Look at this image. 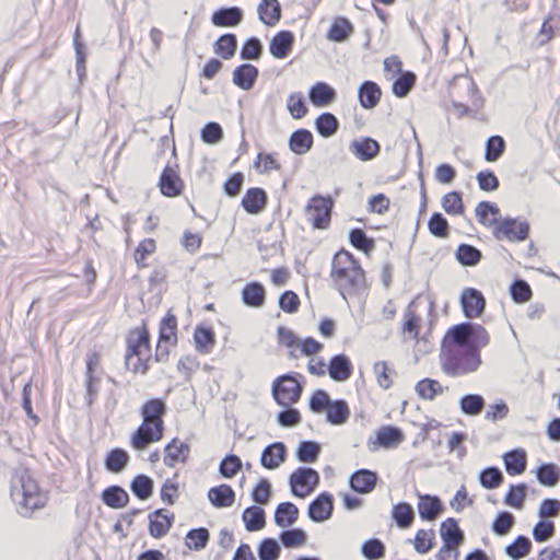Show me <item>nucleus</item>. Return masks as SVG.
Masks as SVG:
<instances>
[{"mask_svg": "<svg viewBox=\"0 0 560 560\" xmlns=\"http://www.w3.org/2000/svg\"><path fill=\"white\" fill-rule=\"evenodd\" d=\"M415 550L420 555L429 553L435 546V532L432 528H420L411 540Z\"/></svg>", "mask_w": 560, "mask_h": 560, "instance_id": "obj_47", "label": "nucleus"}, {"mask_svg": "<svg viewBox=\"0 0 560 560\" xmlns=\"http://www.w3.org/2000/svg\"><path fill=\"white\" fill-rule=\"evenodd\" d=\"M560 24V16L548 14L536 35L538 46H545L556 36V31Z\"/></svg>", "mask_w": 560, "mask_h": 560, "instance_id": "obj_49", "label": "nucleus"}, {"mask_svg": "<svg viewBox=\"0 0 560 560\" xmlns=\"http://www.w3.org/2000/svg\"><path fill=\"white\" fill-rule=\"evenodd\" d=\"M319 483V475L313 468H298L290 476L291 491L295 497L306 498Z\"/></svg>", "mask_w": 560, "mask_h": 560, "instance_id": "obj_11", "label": "nucleus"}, {"mask_svg": "<svg viewBox=\"0 0 560 560\" xmlns=\"http://www.w3.org/2000/svg\"><path fill=\"white\" fill-rule=\"evenodd\" d=\"M259 75V70L256 66L250 63H242L233 70V83L244 90L249 91L255 85Z\"/></svg>", "mask_w": 560, "mask_h": 560, "instance_id": "obj_26", "label": "nucleus"}, {"mask_svg": "<svg viewBox=\"0 0 560 560\" xmlns=\"http://www.w3.org/2000/svg\"><path fill=\"white\" fill-rule=\"evenodd\" d=\"M505 470L510 476L522 475L527 465L526 453L523 450H514L503 456Z\"/></svg>", "mask_w": 560, "mask_h": 560, "instance_id": "obj_39", "label": "nucleus"}, {"mask_svg": "<svg viewBox=\"0 0 560 560\" xmlns=\"http://www.w3.org/2000/svg\"><path fill=\"white\" fill-rule=\"evenodd\" d=\"M417 504L419 516L422 521H435L444 511L441 499L431 494H419Z\"/></svg>", "mask_w": 560, "mask_h": 560, "instance_id": "obj_22", "label": "nucleus"}, {"mask_svg": "<svg viewBox=\"0 0 560 560\" xmlns=\"http://www.w3.org/2000/svg\"><path fill=\"white\" fill-rule=\"evenodd\" d=\"M320 453V445L314 441H303L300 443L296 457L302 463H315Z\"/></svg>", "mask_w": 560, "mask_h": 560, "instance_id": "obj_63", "label": "nucleus"}, {"mask_svg": "<svg viewBox=\"0 0 560 560\" xmlns=\"http://www.w3.org/2000/svg\"><path fill=\"white\" fill-rule=\"evenodd\" d=\"M103 502L112 509H122L129 502L128 493L118 486H110L102 492Z\"/></svg>", "mask_w": 560, "mask_h": 560, "instance_id": "obj_45", "label": "nucleus"}, {"mask_svg": "<svg viewBox=\"0 0 560 560\" xmlns=\"http://www.w3.org/2000/svg\"><path fill=\"white\" fill-rule=\"evenodd\" d=\"M338 128L339 121L331 113H323L315 119V129L324 138L334 136Z\"/></svg>", "mask_w": 560, "mask_h": 560, "instance_id": "obj_53", "label": "nucleus"}, {"mask_svg": "<svg viewBox=\"0 0 560 560\" xmlns=\"http://www.w3.org/2000/svg\"><path fill=\"white\" fill-rule=\"evenodd\" d=\"M353 373V365L347 354H336L331 357L328 364V374L335 382H346Z\"/></svg>", "mask_w": 560, "mask_h": 560, "instance_id": "obj_23", "label": "nucleus"}, {"mask_svg": "<svg viewBox=\"0 0 560 560\" xmlns=\"http://www.w3.org/2000/svg\"><path fill=\"white\" fill-rule=\"evenodd\" d=\"M527 487L525 483L512 485L505 494L504 503L516 510H522L526 499Z\"/></svg>", "mask_w": 560, "mask_h": 560, "instance_id": "obj_61", "label": "nucleus"}, {"mask_svg": "<svg viewBox=\"0 0 560 560\" xmlns=\"http://www.w3.org/2000/svg\"><path fill=\"white\" fill-rule=\"evenodd\" d=\"M415 390L419 398L432 401L444 393V387L438 380L425 377L416 384Z\"/></svg>", "mask_w": 560, "mask_h": 560, "instance_id": "obj_38", "label": "nucleus"}, {"mask_svg": "<svg viewBox=\"0 0 560 560\" xmlns=\"http://www.w3.org/2000/svg\"><path fill=\"white\" fill-rule=\"evenodd\" d=\"M382 89L374 81H364L358 89V98L364 109L375 108L382 100Z\"/></svg>", "mask_w": 560, "mask_h": 560, "instance_id": "obj_27", "label": "nucleus"}, {"mask_svg": "<svg viewBox=\"0 0 560 560\" xmlns=\"http://www.w3.org/2000/svg\"><path fill=\"white\" fill-rule=\"evenodd\" d=\"M373 373L377 385L382 389H389L394 384L395 369L387 361H377L373 364Z\"/></svg>", "mask_w": 560, "mask_h": 560, "instance_id": "obj_43", "label": "nucleus"}, {"mask_svg": "<svg viewBox=\"0 0 560 560\" xmlns=\"http://www.w3.org/2000/svg\"><path fill=\"white\" fill-rule=\"evenodd\" d=\"M287 458V448L282 442H275L268 445L261 453L260 464L266 469H276L284 463Z\"/></svg>", "mask_w": 560, "mask_h": 560, "instance_id": "obj_28", "label": "nucleus"}, {"mask_svg": "<svg viewBox=\"0 0 560 560\" xmlns=\"http://www.w3.org/2000/svg\"><path fill=\"white\" fill-rule=\"evenodd\" d=\"M399 331L401 340L410 342L415 347L427 345L432 339V323L425 324L423 322L419 305L415 300L404 311Z\"/></svg>", "mask_w": 560, "mask_h": 560, "instance_id": "obj_6", "label": "nucleus"}, {"mask_svg": "<svg viewBox=\"0 0 560 560\" xmlns=\"http://www.w3.org/2000/svg\"><path fill=\"white\" fill-rule=\"evenodd\" d=\"M253 168L259 175H268L280 172L282 164L277 153L259 152L253 162Z\"/></svg>", "mask_w": 560, "mask_h": 560, "instance_id": "obj_32", "label": "nucleus"}, {"mask_svg": "<svg viewBox=\"0 0 560 560\" xmlns=\"http://www.w3.org/2000/svg\"><path fill=\"white\" fill-rule=\"evenodd\" d=\"M287 108L294 119H302L308 113L304 96L301 92H295L288 96Z\"/></svg>", "mask_w": 560, "mask_h": 560, "instance_id": "obj_62", "label": "nucleus"}, {"mask_svg": "<svg viewBox=\"0 0 560 560\" xmlns=\"http://www.w3.org/2000/svg\"><path fill=\"white\" fill-rule=\"evenodd\" d=\"M160 192L166 198L179 197L185 188V182L179 173V165L177 162L167 163L158 180Z\"/></svg>", "mask_w": 560, "mask_h": 560, "instance_id": "obj_10", "label": "nucleus"}, {"mask_svg": "<svg viewBox=\"0 0 560 560\" xmlns=\"http://www.w3.org/2000/svg\"><path fill=\"white\" fill-rule=\"evenodd\" d=\"M490 334L480 324L451 326L441 340L440 364L448 377L472 374L482 364L480 350L490 343Z\"/></svg>", "mask_w": 560, "mask_h": 560, "instance_id": "obj_1", "label": "nucleus"}, {"mask_svg": "<svg viewBox=\"0 0 560 560\" xmlns=\"http://www.w3.org/2000/svg\"><path fill=\"white\" fill-rule=\"evenodd\" d=\"M392 517L401 529L411 527L416 518L411 504L407 502L394 504L392 508Z\"/></svg>", "mask_w": 560, "mask_h": 560, "instance_id": "obj_41", "label": "nucleus"}, {"mask_svg": "<svg viewBox=\"0 0 560 560\" xmlns=\"http://www.w3.org/2000/svg\"><path fill=\"white\" fill-rule=\"evenodd\" d=\"M243 11L238 7L221 8L211 15V22L218 27H234L243 21Z\"/></svg>", "mask_w": 560, "mask_h": 560, "instance_id": "obj_29", "label": "nucleus"}, {"mask_svg": "<svg viewBox=\"0 0 560 560\" xmlns=\"http://www.w3.org/2000/svg\"><path fill=\"white\" fill-rule=\"evenodd\" d=\"M130 460L127 451L120 447L110 450L105 457V467L109 472L118 474L122 471Z\"/></svg>", "mask_w": 560, "mask_h": 560, "instance_id": "obj_44", "label": "nucleus"}, {"mask_svg": "<svg viewBox=\"0 0 560 560\" xmlns=\"http://www.w3.org/2000/svg\"><path fill=\"white\" fill-rule=\"evenodd\" d=\"M302 385L292 375L277 377L272 384V396L278 405L290 407L298 402L302 395Z\"/></svg>", "mask_w": 560, "mask_h": 560, "instance_id": "obj_9", "label": "nucleus"}, {"mask_svg": "<svg viewBox=\"0 0 560 560\" xmlns=\"http://www.w3.org/2000/svg\"><path fill=\"white\" fill-rule=\"evenodd\" d=\"M138 413L141 422L131 433L129 445L135 451H144L161 442L165 435L166 401L160 397H151L140 405Z\"/></svg>", "mask_w": 560, "mask_h": 560, "instance_id": "obj_3", "label": "nucleus"}, {"mask_svg": "<svg viewBox=\"0 0 560 560\" xmlns=\"http://www.w3.org/2000/svg\"><path fill=\"white\" fill-rule=\"evenodd\" d=\"M460 305L465 317L478 318L485 312L486 299L479 290L467 288L460 294Z\"/></svg>", "mask_w": 560, "mask_h": 560, "instance_id": "obj_13", "label": "nucleus"}, {"mask_svg": "<svg viewBox=\"0 0 560 560\" xmlns=\"http://www.w3.org/2000/svg\"><path fill=\"white\" fill-rule=\"evenodd\" d=\"M350 417V408L346 400L338 399L330 401L326 410V419L330 424L340 425L348 421Z\"/></svg>", "mask_w": 560, "mask_h": 560, "instance_id": "obj_40", "label": "nucleus"}, {"mask_svg": "<svg viewBox=\"0 0 560 560\" xmlns=\"http://www.w3.org/2000/svg\"><path fill=\"white\" fill-rule=\"evenodd\" d=\"M308 97L315 107H326L335 102L337 93L328 83L317 82L310 89Z\"/></svg>", "mask_w": 560, "mask_h": 560, "instance_id": "obj_30", "label": "nucleus"}, {"mask_svg": "<svg viewBox=\"0 0 560 560\" xmlns=\"http://www.w3.org/2000/svg\"><path fill=\"white\" fill-rule=\"evenodd\" d=\"M151 334L148 323L143 320L126 335L125 365L133 374L145 375L151 368Z\"/></svg>", "mask_w": 560, "mask_h": 560, "instance_id": "obj_4", "label": "nucleus"}, {"mask_svg": "<svg viewBox=\"0 0 560 560\" xmlns=\"http://www.w3.org/2000/svg\"><path fill=\"white\" fill-rule=\"evenodd\" d=\"M299 509L291 502L280 503L275 511V522L279 527H289L296 522Z\"/></svg>", "mask_w": 560, "mask_h": 560, "instance_id": "obj_46", "label": "nucleus"}, {"mask_svg": "<svg viewBox=\"0 0 560 560\" xmlns=\"http://www.w3.org/2000/svg\"><path fill=\"white\" fill-rule=\"evenodd\" d=\"M178 319L173 310H168L159 323L154 360L167 362L172 350L178 345Z\"/></svg>", "mask_w": 560, "mask_h": 560, "instance_id": "obj_7", "label": "nucleus"}, {"mask_svg": "<svg viewBox=\"0 0 560 560\" xmlns=\"http://www.w3.org/2000/svg\"><path fill=\"white\" fill-rule=\"evenodd\" d=\"M10 497L16 512L23 517H32L35 511V477L30 467L21 464L11 478Z\"/></svg>", "mask_w": 560, "mask_h": 560, "instance_id": "obj_5", "label": "nucleus"}, {"mask_svg": "<svg viewBox=\"0 0 560 560\" xmlns=\"http://www.w3.org/2000/svg\"><path fill=\"white\" fill-rule=\"evenodd\" d=\"M349 150L358 160L365 162L380 154L381 145L370 137H361L350 142Z\"/></svg>", "mask_w": 560, "mask_h": 560, "instance_id": "obj_19", "label": "nucleus"}, {"mask_svg": "<svg viewBox=\"0 0 560 560\" xmlns=\"http://www.w3.org/2000/svg\"><path fill=\"white\" fill-rule=\"evenodd\" d=\"M404 439V433L399 428L383 425L377 430L375 439L369 441V448L371 451H377L380 447H396Z\"/></svg>", "mask_w": 560, "mask_h": 560, "instance_id": "obj_15", "label": "nucleus"}, {"mask_svg": "<svg viewBox=\"0 0 560 560\" xmlns=\"http://www.w3.org/2000/svg\"><path fill=\"white\" fill-rule=\"evenodd\" d=\"M241 299L247 307L261 308L266 304L267 290L262 283L252 281L243 287Z\"/></svg>", "mask_w": 560, "mask_h": 560, "instance_id": "obj_21", "label": "nucleus"}, {"mask_svg": "<svg viewBox=\"0 0 560 560\" xmlns=\"http://www.w3.org/2000/svg\"><path fill=\"white\" fill-rule=\"evenodd\" d=\"M195 348L199 353H210L215 345V334L211 327L199 325L194 331Z\"/></svg>", "mask_w": 560, "mask_h": 560, "instance_id": "obj_36", "label": "nucleus"}, {"mask_svg": "<svg viewBox=\"0 0 560 560\" xmlns=\"http://www.w3.org/2000/svg\"><path fill=\"white\" fill-rule=\"evenodd\" d=\"M314 144V137L307 129L301 128L294 131L289 140V147L298 155L307 153Z\"/></svg>", "mask_w": 560, "mask_h": 560, "instance_id": "obj_37", "label": "nucleus"}, {"mask_svg": "<svg viewBox=\"0 0 560 560\" xmlns=\"http://www.w3.org/2000/svg\"><path fill=\"white\" fill-rule=\"evenodd\" d=\"M456 259L463 266H476L480 262L482 258L481 252L469 244H460L456 249Z\"/></svg>", "mask_w": 560, "mask_h": 560, "instance_id": "obj_56", "label": "nucleus"}, {"mask_svg": "<svg viewBox=\"0 0 560 560\" xmlns=\"http://www.w3.org/2000/svg\"><path fill=\"white\" fill-rule=\"evenodd\" d=\"M208 499L215 508H229L235 502V492L229 485H220L208 491Z\"/></svg>", "mask_w": 560, "mask_h": 560, "instance_id": "obj_34", "label": "nucleus"}, {"mask_svg": "<svg viewBox=\"0 0 560 560\" xmlns=\"http://www.w3.org/2000/svg\"><path fill=\"white\" fill-rule=\"evenodd\" d=\"M416 81L417 77L413 72H402L393 83L392 90L394 95L397 97H405L415 86Z\"/></svg>", "mask_w": 560, "mask_h": 560, "instance_id": "obj_60", "label": "nucleus"}, {"mask_svg": "<svg viewBox=\"0 0 560 560\" xmlns=\"http://www.w3.org/2000/svg\"><path fill=\"white\" fill-rule=\"evenodd\" d=\"M442 208L450 215H462L465 212V206L460 192L450 191L442 198Z\"/></svg>", "mask_w": 560, "mask_h": 560, "instance_id": "obj_57", "label": "nucleus"}, {"mask_svg": "<svg viewBox=\"0 0 560 560\" xmlns=\"http://www.w3.org/2000/svg\"><path fill=\"white\" fill-rule=\"evenodd\" d=\"M257 12L260 22L270 27L277 25L282 16V9L278 0H261Z\"/></svg>", "mask_w": 560, "mask_h": 560, "instance_id": "obj_31", "label": "nucleus"}, {"mask_svg": "<svg viewBox=\"0 0 560 560\" xmlns=\"http://www.w3.org/2000/svg\"><path fill=\"white\" fill-rule=\"evenodd\" d=\"M294 34L291 31H280L273 35L269 43V51L276 59H285L294 46Z\"/></svg>", "mask_w": 560, "mask_h": 560, "instance_id": "obj_20", "label": "nucleus"}, {"mask_svg": "<svg viewBox=\"0 0 560 560\" xmlns=\"http://www.w3.org/2000/svg\"><path fill=\"white\" fill-rule=\"evenodd\" d=\"M354 27L352 23L343 16H338L334 20L331 26L328 30L327 37L332 42H345L353 33Z\"/></svg>", "mask_w": 560, "mask_h": 560, "instance_id": "obj_42", "label": "nucleus"}, {"mask_svg": "<svg viewBox=\"0 0 560 560\" xmlns=\"http://www.w3.org/2000/svg\"><path fill=\"white\" fill-rule=\"evenodd\" d=\"M440 535L445 545L459 547L464 542V533L453 517H448L441 523Z\"/></svg>", "mask_w": 560, "mask_h": 560, "instance_id": "obj_35", "label": "nucleus"}, {"mask_svg": "<svg viewBox=\"0 0 560 560\" xmlns=\"http://www.w3.org/2000/svg\"><path fill=\"white\" fill-rule=\"evenodd\" d=\"M236 48V36L231 33L221 35L213 44L214 54L225 60L231 59L235 55Z\"/></svg>", "mask_w": 560, "mask_h": 560, "instance_id": "obj_51", "label": "nucleus"}, {"mask_svg": "<svg viewBox=\"0 0 560 560\" xmlns=\"http://www.w3.org/2000/svg\"><path fill=\"white\" fill-rule=\"evenodd\" d=\"M533 545L525 536H517L512 544L505 547V553L513 560H520L528 556Z\"/></svg>", "mask_w": 560, "mask_h": 560, "instance_id": "obj_55", "label": "nucleus"}, {"mask_svg": "<svg viewBox=\"0 0 560 560\" xmlns=\"http://www.w3.org/2000/svg\"><path fill=\"white\" fill-rule=\"evenodd\" d=\"M349 242L358 250L369 255L375 248V242L369 237L366 233L359 228L352 229L349 232Z\"/></svg>", "mask_w": 560, "mask_h": 560, "instance_id": "obj_54", "label": "nucleus"}, {"mask_svg": "<svg viewBox=\"0 0 560 560\" xmlns=\"http://www.w3.org/2000/svg\"><path fill=\"white\" fill-rule=\"evenodd\" d=\"M268 205V195L260 187L248 188L242 200L241 206L248 214H258L262 212Z\"/></svg>", "mask_w": 560, "mask_h": 560, "instance_id": "obj_18", "label": "nucleus"}, {"mask_svg": "<svg viewBox=\"0 0 560 560\" xmlns=\"http://www.w3.org/2000/svg\"><path fill=\"white\" fill-rule=\"evenodd\" d=\"M377 475L368 469L355 471L350 478L351 488L359 493H369L374 490Z\"/></svg>", "mask_w": 560, "mask_h": 560, "instance_id": "obj_33", "label": "nucleus"}, {"mask_svg": "<svg viewBox=\"0 0 560 560\" xmlns=\"http://www.w3.org/2000/svg\"><path fill=\"white\" fill-rule=\"evenodd\" d=\"M190 453V446L177 438L172 439L164 447V465L175 467L177 464L187 462Z\"/></svg>", "mask_w": 560, "mask_h": 560, "instance_id": "obj_17", "label": "nucleus"}, {"mask_svg": "<svg viewBox=\"0 0 560 560\" xmlns=\"http://www.w3.org/2000/svg\"><path fill=\"white\" fill-rule=\"evenodd\" d=\"M102 354L98 351H91L85 358V388L90 402L93 401L97 395L100 377L96 375L101 366Z\"/></svg>", "mask_w": 560, "mask_h": 560, "instance_id": "obj_16", "label": "nucleus"}, {"mask_svg": "<svg viewBox=\"0 0 560 560\" xmlns=\"http://www.w3.org/2000/svg\"><path fill=\"white\" fill-rule=\"evenodd\" d=\"M334 510L332 495L323 492L308 506V516L314 522H324L328 520Z\"/></svg>", "mask_w": 560, "mask_h": 560, "instance_id": "obj_25", "label": "nucleus"}, {"mask_svg": "<svg viewBox=\"0 0 560 560\" xmlns=\"http://www.w3.org/2000/svg\"><path fill=\"white\" fill-rule=\"evenodd\" d=\"M529 224L517 219L501 220L492 235L498 241L523 242L528 237Z\"/></svg>", "mask_w": 560, "mask_h": 560, "instance_id": "obj_12", "label": "nucleus"}, {"mask_svg": "<svg viewBox=\"0 0 560 560\" xmlns=\"http://www.w3.org/2000/svg\"><path fill=\"white\" fill-rule=\"evenodd\" d=\"M506 143L501 136H491L486 142L485 160L497 162L504 153Z\"/></svg>", "mask_w": 560, "mask_h": 560, "instance_id": "obj_58", "label": "nucleus"}, {"mask_svg": "<svg viewBox=\"0 0 560 560\" xmlns=\"http://www.w3.org/2000/svg\"><path fill=\"white\" fill-rule=\"evenodd\" d=\"M477 222L492 232L498 226L500 220V209L489 201H480L475 209Z\"/></svg>", "mask_w": 560, "mask_h": 560, "instance_id": "obj_24", "label": "nucleus"}, {"mask_svg": "<svg viewBox=\"0 0 560 560\" xmlns=\"http://www.w3.org/2000/svg\"><path fill=\"white\" fill-rule=\"evenodd\" d=\"M537 479L544 486L553 487L560 480V468L555 464H544L537 470Z\"/></svg>", "mask_w": 560, "mask_h": 560, "instance_id": "obj_64", "label": "nucleus"}, {"mask_svg": "<svg viewBox=\"0 0 560 560\" xmlns=\"http://www.w3.org/2000/svg\"><path fill=\"white\" fill-rule=\"evenodd\" d=\"M156 242L153 238H144L139 242L133 252V260L138 269L149 267L148 257L156 252Z\"/></svg>", "mask_w": 560, "mask_h": 560, "instance_id": "obj_48", "label": "nucleus"}, {"mask_svg": "<svg viewBox=\"0 0 560 560\" xmlns=\"http://www.w3.org/2000/svg\"><path fill=\"white\" fill-rule=\"evenodd\" d=\"M324 349V345L313 337H307L304 339H299L298 346L295 349L290 350L289 354L291 358L298 359L300 357H314L315 354L322 352Z\"/></svg>", "mask_w": 560, "mask_h": 560, "instance_id": "obj_50", "label": "nucleus"}, {"mask_svg": "<svg viewBox=\"0 0 560 560\" xmlns=\"http://www.w3.org/2000/svg\"><path fill=\"white\" fill-rule=\"evenodd\" d=\"M329 280L346 301L359 298L369 290L366 271L360 259L345 248L337 250L331 258Z\"/></svg>", "mask_w": 560, "mask_h": 560, "instance_id": "obj_2", "label": "nucleus"}, {"mask_svg": "<svg viewBox=\"0 0 560 560\" xmlns=\"http://www.w3.org/2000/svg\"><path fill=\"white\" fill-rule=\"evenodd\" d=\"M210 539L209 530L205 527L195 528L187 533L185 544L190 550H201L206 548Z\"/></svg>", "mask_w": 560, "mask_h": 560, "instance_id": "obj_59", "label": "nucleus"}, {"mask_svg": "<svg viewBox=\"0 0 560 560\" xmlns=\"http://www.w3.org/2000/svg\"><path fill=\"white\" fill-rule=\"evenodd\" d=\"M174 520H175L174 513H172L165 509H159V510L153 511L148 516L149 534L155 539H160V538L166 536L173 526Z\"/></svg>", "mask_w": 560, "mask_h": 560, "instance_id": "obj_14", "label": "nucleus"}, {"mask_svg": "<svg viewBox=\"0 0 560 560\" xmlns=\"http://www.w3.org/2000/svg\"><path fill=\"white\" fill-rule=\"evenodd\" d=\"M243 521L248 532H257L265 527V512L259 506H249L243 512Z\"/></svg>", "mask_w": 560, "mask_h": 560, "instance_id": "obj_52", "label": "nucleus"}, {"mask_svg": "<svg viewBox=\"0 0 560 560\" xmlns=\"http://www.w3.org/2000/svg\"><path fill=\"white\" fill-rule=\"evenodd\" d=\"M335 200L331 196L314 195L305 207L304 215L313 230H327L331 224Z\"/></svg>", "mask_w": 560, "mask_h": 560, "instance_id": "obj_8", "label": "nucleus"}]
</instances>
